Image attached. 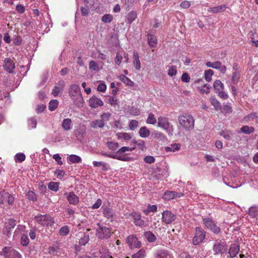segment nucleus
Listing matches in <instances>:
<instances>
[{"mask_svg": "<svg viewBox=\"0 0 258 258\" xmlns=\"http://www.w3.org/2000/svg\"><path fill=\"white\" fill-rule=\"evenodd\" d=\"M69 94L76 106L79 107L83 105L84 99L78 85L75 84L71 85L69 89Z\"/></svg>", "mask_w": 258, "mask_h": 258, "instance_id": "nucleus-1", "label": "nucleus"}, {"mask_svg": "<svg viewBox=\"0 0 258 258\" xmlns=\"http://www.w3.org/2000/svg\"><path fill=\"white\" fill-rule=\"evenodd\" d=\"M179 124L185 130L190 131L194 127L195 120L192 115L185 113L178 117Z\"/></svg>", "mask_w": 258, "mask_h": 258, "instance_id": "nucleus-2", "label": "nucleus"}, {"mask_svg": "<svg viewBox=\"0 0 258 258\" xmlns=\"http://www.w3.org/2000/svg\"><path fill=\"white\" fill-rule=\"evenodd\" d=\"M99 227L96 230V235L100 239H108L111 235V231L109 228L103 226L100 223H97Z\"/></svg>", "mask_w": 258, "mask_h": 258, "instance_id": "nucleus-3", "label": "nucleus"}, {"mask_svg": "<svg viewBox=\"0 0 258 258\" xmlns=\"http://www.w3.org/2000/svg\"><path fill=\"white\" fill-rule=\"evenodd\" d=\"M206 232L201 227H198L196 228V234L193 238L192 242L194 245H198L202 243L205 238Z\"/></svg>", "mask_w": 258, "mask_h": 258, "instance_id": "nucleus-4", "label": "nucleus"}, {"mask_svg": "<svg viewBox=\"0 0 258 258\" xmlns=\"http://www.w3.org/2000/svg\"><path fill=\"white\" fill-rule=\"evenodd\" d=\"M35 219L38 223L43 226H51L54 223L53 219L47 215L36 216Z\"/></svg>", "mask_w": 258, "mask_h": 258, "instance_id": "nucleus-5", "label": "nucleus"}, {"mask_svg": "<svg viewBox=\"0 0 258 258\" xmlns=\"http://www.w3.org/2000/svg\"><path fill=\"white\" fill-rule=\"evenodd\" d=\"M2 252L5 255V258H22V255L11 247H4Z\"/></svg>", "mask_w": 258, "mask_h": 258, "instance_id": "nucleus-6", "label": "nucleus"}, {"mask_svg": "<svg viewBox=\"0 0 258 258\" xmlns=\"http://www.w3.org/2000/svg\"><path fill=\"white\" fill-rule=\"evenodd\" d=\"M203 224L207 228L212 231L215 234H218L220 232V228L212 219L209 218L203 219Z\"/></svg>", "mask_w": 258, "mask_h": 258, "instance_id": "nucleus-7", "label": "nucleus"}, {"mask_svg": "<svg viewBox=\"0 0 258 258\" xmlns=\"http://www.w3.org/2000/svg\"><path fill=\"white\" fill-rule=\"evenodd\" d=\"M126 242L131 249L139 248L141 247V242L135 235H129L126 239Z\"/></svg>", "mask_w": 258, "mask_h": 258, "instance_id": "nucleus-8", "label": "nucleus"}, {"mask_svg": "<svg viewBox=\"0 0 258 258\" xmlns=\"http://www.w3.org/2000/svg\"><path fill=\"white\" fill-rule=\"evenodd\" d=\"M227 249L226 243L221 241H217L213 246L214 254L224 253L227 251Z\"/></svg>", "mask_w": 258, "mask_h": 258, "instance_id": "nucleus-9", "label": "nucleus"}, {"mask_svg": "<svg viewBox=\"0 0 258 258\" xmlns=\"http://www.w3.org/2000/svg\"><path fill=\"white\" fill-rule=\"evenodd\" d=\"M176 218V216L169 211H164L162 213V220L166 224H171Z\"/></svg>", "mask_w": 258, "mask_h": 258, "instance_id": "nucleus-10", "label": "nucleus"}, {"mask_svg": "<svg viewBox=\"0 0 258 258\" xmlns=\"http://www.w3.org/2000/svg\"><path fill=\"white\" fill-rule=\"evenodd\" d=\"M88 103L90 107L92 108H96L98 107L102 106L104 104L102 100L94 95L90 98Z\"/></svg>", "mask_w": 258, "mask_h": 258, "instance_id": "nucleus-11", "label": "nucleus"}, {"mask_svg": "<svg viewBox=\"0 0 258 258\" xmlns=\"http://www.w3.org/2000/svg\"><path fill=\"white\" fill-rule=\"evenodd\" d=\"M207 67L212 68L215 69H220L222 73L226 72V68L225 66H222L220 61H217L215 62L208 61L206 63Z\"/></svg>", "mask_w": 258, "mask_h": 258, "instance_id": "nucleus-12", "label": "nucleus"}, {"mask_svg": "<svg viewBox=\"0 0 258 258\" xmlns=\"http://www.w3.org/2000/svg\"><path fill=\"white\" fill-rule=\"evenodd\" d=\"M64 195L71 205H77L79 203V198L74 192H66Z\"/></svg>", "mask_w": 258, "mask_h": 258, "instance_id": "nucleus-13", "label": "nucleus"}, {"mask_svg": "<svg viewBox=\"0 0 258 258\" xmlns=\"http://www.w3.org/2000/svg\"><path fill=\"white\" fill-rule=\"evenodd\" d=\"M3 67L4 70L8 72L9 73H12L15 68V65L14 61L10 58H6L5 59Z\"/></svg>", "mask_w": 258, "mask_h": 258, "instance_id": "nucleus-14", "label": "nucleus"}, {"mask_svg": "<svg viewBox=\"0 0 258 258\" xmlns=\"http://www.w3.org/2000/svg\"><path fill=\"white\" fill-rule=\"evenodd\" d=\"M170 123L168 119L166 117L160 116L158 118V126L162 128L165 131H168Z\"/></svg>", "mask_w": 258, "mask_h": 258, "instance_id": "nucleus-15", "label": "nucleus"}, {"mask_svg": "<svg viewBox=\"0 0 258 258\" xmlns=\"http://www.w3.org/2000/svg\"><path fill=\"white\" fill-rule=\"evenodd\" d=\"M74 133L77 140L82 142L85 139L86 129L83 127L78 128L74 131Z\"/></svg>", "mask_w": 258, "mask_h": 258, "instance_id": "nucleus-16", "label": "nucleus"}, {"mask_svg": "<svg viewBox=\"0 0 258 258\" xmlns=\"http://www.w3.org/2000/svg\"><path fill=\"white\" fill-rule=\"evenodd\" d=\"M73 125V121L70 118H65L62 121L61 126L65 131H70L72 128Z\"/></svg>", "mask_w": 258, "mask_h": 258, "instance_id": "nucleus-17", "label": "nucleus"}, {"mask_svg": "<svg viewBox=\"0 0 258 258\" xmlns=\"http://www.w3.org/2000/svg\"><path fill=\"white\" fill-rule=\"evenodd\" d=\"M155 256L156 258H174L167 250L163 249L157 251Z\"/></svg>", "mask_w": 258, "mask_h": 258, "instance_id": "nucleus-18", "label": "nucleus"}, {"mask_svg": "<svg viewBox=\"0 0 258 258\" xmlns=\"http://www.w3.org/2000/svg\"><path fill=\"white\" fill-rule=\"evenodd\" d=\"M101 154L102 155L106 156V157H108L109 158H111L113 159H117V160L123 161H129V159H130L128 157H124L122 156H119L118 155H115V154H109L105 152H101Z\"/></svg>", "mask_w": 258, "mask_h": 258, "instance_id": "nucleus-19", "label": "nucleus"}, {"mask_svg": "<svg viewBox=\"0 0 258 258\" xmlns=\"http://www.w3.org/2000/svg\"><path fill=\"white\" fill-rule=\"evenodd\" d=\"M227 8V6L225 4L222 5L218 7L210 8L208 11L210 13H217L224 12Z\"/></svg>", "mask_w": 258, "mask_h": 258, "instance_id": "nucleus-20", "label": "nucleus"}, {"mask_svg": "<svg viewBox=\"0 0 258 258\" xmlns=\"http://www.w3.org/2000/svg\"><path fill=\"white\" fill-rule=\"evenodd\" d=\"M239 251V246L236 244H232L229 250V253L231 257L233 258L236 256Z\"/></svg>", "mask_w": 258, "mask_h": 258, "instance_id": "nucleus-21", "label": "nucleus"}, {"mask_svg": "<svg viewBox=\"0 0 258 258\" xmlns=\"http://www.w3.org/2000/svg\"><path fill=\"white\" fill-rule=\"evenodd\" d=\"M105 123L100 119H95L92 121L90 126L93 128H102L105 126Z\"/></svg>", "mask_w": 258, "mask_h": 258, "instance_id": "nucleus-22", "label": "nucleus"}, {"mask_svg": "<svg viewBox=\"0 0 258 258\" xmlns=\"http://www.w3.org/2000/svg\"><path fill=\"white\" fill-rule=\"evenodd\" d=\"M133 64L136 70H139L141 68V63L139 55L137 51L133 52Z\"/></svg>", "mask_w": 258, "mask_h": 258, "instance_id": "nucleus-23", "label": "nucleus"}, {"mask_svg": "<svg viewBox=\"0 0 258 258\" xmlns=\"http://www.w3.org/2000/svg\"><path fill=\"white\" fill-rule=\"evenodd\" d=\"M152 136L153 139H157L161 141H166L167 140L166 137L163 133L158 131H154L152 133Z\"/></svg>", "mask_w": 258, "mask_h": 258, "instance_id": "nucleus-24", "label": "nucleus"}, {"mask_svg": "<svg viewBox=\"0 0 258 258\" xmlns=\"http://www.w3.org/2000/svg\"><path fill=\"white\" fill-rule=\"evenodd\" d=\"M64 83L63 81H61L59 83V86H55L52 91V94L54 96H57L59 93L63 90L64 88Z\"/></svg>", "mask_w": 258, "mask_h": 258, "instance_id": "nucleus-25", "label": "nucleus"}, {"mask_svg": "<svg viewBox=\"0 0 258 258\" xmlns=\"http://www.w3.org/2000/svg\"><path fill=\"white\" fill-rule=\"evenodd\" d=\"M116 136L118 140L123 139L125 141L130 140L132 138V134L127 133H117L116 134Z\"/></svg>", "mask_w": 258, "mask_h": 258, "instance_id": "nucleus-26", "label": "nucleus"}, {"mask_svg": "<svg viewBox=\"0 0 258 258\" xmlns=\"http://www.w3.org/2000/svg\"><path fill=\"white\" fill-rule=\"evenodd\" d=\"M148 43L151 47H154L157 43V39L156 37L152 34H148Z\"/></svg>", "mask_w": 258, "mask_h": 258, "instance_id": "nucleus-27", "label": "nucleus"}, {"mask_svg": "<svg viewBox=\"0 0 258 258\" xmlns=\"http://www.w3.org/2000/svg\"><path fill=\"white\" fill-rule=\"evenodd\" d=\"M68 160L69 163H78L82 162L81 158L76 155H71L68 157Z\"/></svg>", "mask_w": 258, "mask_h": 258, "instance_id": "nucleus-28", "label": "nucleus"}, {"mask_svg": "<svg viewBox=\"0 0 258 258\" xmlns=\"http://www.w3.org/2000/svg\"><path fill=\"white\" fill-rule=\"evenodd\" d=\"M180 145L179 144H172L170 146L165 147V150L166 152H175L178 151L180 148Z\"/></svg>", "mask_w": 258, "mask_h": 258, "instance_id": "nucleus-29", "label": "nucleus"}, {"mask_svg": "<svg viewBox=\"0 0 258 258\" xmlns=\"http://www.w3.org/2000/svg\"><path fill=\"white\" fill-rule=\"evenodd\" d=\"M139 135L142 138H147L150 134V130L146 126H142L139 132Z\"/></svg>", "mask_w": 258, "mask_h": 258, "instance_id": "nucleus-30", "label": "nucleus"}, {"mask_svg": "<svg viewBox=\"0 0 258 258\" xmlns=\"http://www.w3.org/2000/svg\"><path fill=\"white\" fill-rule=\"evenodd\" d=\"M103 215L106 218L109 219L110 221H112L113 212L111 209L109 208H104L103 210Z\"/></svg>", "mask_w": 258, "mask_h": 258, "instance_id": "nucleus-31", "label": "nucleus"}, {"mask_svg": "<svg viewBox=\"0 0 258 258\" xmlns=\"http://www.w3.org/2000/svg\"><path fill=\"white\" fill-rule=\"evenodd\" d=\"M211 104L214 107L216 110L221 109V103L214 97H211L210 99Z\"/></svg>", "mask_w": 258, "mask_h": 258, "instance_id": "nucleus-32", "label": "nucleus"}, {"mask_svg": "<svg viewBox=\"0 0 258 258\" xmlns=\"http://www.w3.org/2000/svg\"><path fill=\"white\" fill-rule=\"evenodd\" d=\"M118 78L120 81L123 82L127 86H132L134 84L133 81H131L130 79L126 77L125 75H121L118 77Z\"/></svg>", "mask_w": 258, "mask_h": 258, "instance_id": "nucleus-33", "label": "nucleus"}, {"mask_svg": "<svg viewBox=\"0 0 258 258\" xmlns=\"http://www.w3.org/2000/svg\"><path fill=\"white\" fill-rule=\"evenodd\" d=\"M144 236L149 242H154L156 239V236L151 231L145 232L144 233Z\"/></svg>", "mask_w": 258, "mask_h": 258, "instance_id": "nucleus-34", "label": "nucleus"}, {"mask_svg": "<svg viewBox=\"0 0 258 258\" xmlns=\"http://www.w3.org/2000/svg\"><path fill=\"white\" fill-rule=\"evenodd\" d=\"M249 214L253 218L257 217L258 216V206H253L251 207L249 209Z\"/></svg>", "mask_w": 258, "mask_h": 258, "instance_id": "nucleus-35", "label": "nucleus"}, {"mask_svg": "<svg viewBox=\"0 0 258 258\" xmlns=\"http://www.w3.org/2000/svg\"><path fill=\"white\" fill-rule=\"evenodd\" d=\"M135 149V147L130 148L128 147H122L116 151L115 155L121 156L120 154H123L127 151H132L134 150Z\"/></svg>", "mask_w": 258, "mask_h": 258, "instance_id": "nucleus-36", "label": "nucleus"}, {"mask_svg": "<svg viewBox=\"0 0 258 258\" xmlns=\"http://www.w3.org/2000/svg\"><path fill=\"white\" fill-rule=\"evenodd\" d=\"M240 131L245 134H250L254 132V129L252 126L244 125L240 128Z\"/></svg>", "mask_w": 258, "mask_h": 258, "instance_id": "nucleus-37", "label": "nucleus"}, {"mask_svg": "<svg viewBox=\"0 0 258 258\" xmlns=\"http://www.w3.org/2000/svg\"><path fill=\"white\" fill-rule=\"evenodd\" d=\"M157 207L156 205H148L147 208L143 211V213L146 215H148L150 212H156Z\"/></svg>", "mask_w": 258, "mask_h": 258, "instance_id": "nucleus-38", "label": "nucleus"}, {"mask_svg": "<svg viewBox=\"0 0 258 258\" xmlns=\"http://www.w3.org/2000/svg\"><path fill=\"white\" fill-rule=\"evenodd\" d=\"M213 87L214 89L217 92H219L221 90H222L224 86L220 80H216L214 83Z\"/></svg>", "mask_w": 258, "mask_h": 258, "instance_id": "nucleus-39", "label": "nucleus"}, {"mask_svg": "<svg viewBox=\"0 0 258 258\" xmlns=\"http://www.w3.org/2000/svg\"><path fill=\"white\" fill-rule=\"evenodd\" d=\"M220 135L227 140H230L232 134L230 131L223 130L220 133Z\"/></svg>", "mask_w": 258, "mask_h": 258, "instance_id": "nucleus-40", "label": "nucleus"}, {"mask_svg": "<svg viewBox=\"0 0 258 258\" xmlns=\"http://www.w3.org/2000/svg\"><path fill=\"white\" fill-rule=\"evenodd\" d=\"M174 194V191H167L163 195V199L167 201L171 200L175 198Z\"/></svg>", "mask_w": 258, "mask_h": 258, "instance_id": "nucleus-41", "label": "nucleus"}, {"mask_svg": "<svg viewBox=\"0 0 258 258\" xmlns=\"http://www.w3.org/2000/svg\"><path fill=\"white\" fill-rule=\"evenodd\" d=\"M106 144L109 150L114 151L119 147V144L117 142H108Z\"/></svg>", "mask_w": 258, "mask_h": 258, "instance_id": "nucleus-42", "label": "nucleus"}, {"mask_svg": "<svg viewBox=\"0 0 258 258\" xmlns=\"http://www.w3.org/2000/svg\"><path fill=\"white\" fill-rule=\"evenodd\" d=\"M26 159V156L23 153H17L15 156V160L16 162L21 163L24 161Z\"/></svg>", "mask_w": 258, "mask_h": 258, "instance_id": "nucleus-43", "label": "nucleus"}, {"mask_svg": "<svg viewBox=\"0 0 258 258\" xmlns=\"http://www.w3.org/2000/svg\"><path fill=\"white\" fill-rule=\"evenodd\" d=\"M58 102L57 100L54 99L49 102L48 108L50 111L54 110L57 107Z\"/></svg>", "mask_w": 258, "mask_h": 258, "instance_id": "nucleus-44", "label": "nucleus"}, {"mask_svg": "<svg viewBox=\"0 0 258 258\" xmlns=\"http://www.w3.org/2000/svg\"><path fill=\"white\" fill-rule=\"evenodd\" d=\"M16 225V221L14 219H9L6 222V227L8 229L14 228Z\"/></svg>", "mask_w": 258, "mask_h": 258, "instance_id": "nucleus-45", "label": "nucleus"}, {"mask_svg": "<svg viewBox=\"0 0 258 258\" xmlns=\"http://www.w3.org/2000/svg\"><path fill=\"white\" fill-rule=\"evenodd\" d=\"M146 255V252L144 249H141L138 252L134 254L132 258H144Z\"/></svg>", "mask_w": 258, "mask_h": 258, "instance_id": "nucleus-46", "label": "nucleus"}, {"mask_svg": "<svg viewBox=\"0 0 258 258\" xmlns=\"http://www.w3.org/2000/svg\"><path fill=\"white\" fill-rule=\"evenodd\" d=\"M113 20V16L110 14H105L101 18V21L105 23H109Z\"/></svg>", "mask_w": 258, "mask_h": 258, "instance_id": "nucleus-47", "label": "nucleus"}, {"mask_svg": "<svg viewBox=\"0 0 258 258\" xmlns=\"http://www.w3.org/2000/svg\"><path fill=\"white\" fill-rule=\"evenodd\" d=\"M214 72L212 70H208L205 72V79L207 82H210L212 80V77Z\"/></svg>", "mask_w": 258, "mask_h": 258, "instance_id": "nucleus-48", "label": "nucleus"}, {"mask_svg": "<svg viewBox=\"0 0 258 258\" xmlns=\"http://www.w3.org/2000/svg\"><path fill=\"white\" fill-rule=\"evenodd\" d=\"M156 122L157 119L155 117L154 115L152 113H149L147 119V123L149 124H155L156 123Z\"/></svg>", "mask_w": 258, "mask_h": 258, "instance_id": "nucleus-49", "label": "nucleus"}, {"mask_svg": "<svg viewBox=\"0 0 258 258\" xmlns=\"http://www.w3.org/2000/svg\"><path fill=\"white\" fill-rule=\"evenodd\" d=\"M89 236L84 234L79 240V244L81 245H85L89 242Z\"/></svg>", "mask_w": 258, "mask_h": 258, "instance_id": "nucleus-50", "label": "nucleus"}, {"mask_svg": "<svg viewBox=\"0 0 258 258\" xmlns=\"http://www.w3.org/2000/svg\"><path fill=\"white\" fill-rule=\"evenodd\" d=\"M48 186L49 189L56 191L58 190L59 184L57 182H50L49 183Z\"/></svg>", "mask_w": 258, "mask_h": 258, "instance_id": "nucleus-51", "label": "nucleus"}, {"mask_svg": "<svg viewBox=\"0 0 258 258\" xmlns=\"http://www.w3.org/2000/svg\"><path fill=\"white\" fill-rule=\"evenodd\" d=\"M27 198L29 200L32 201H35L36 200V195L34 192L31 190H29L26 194Z\"/></svg>", "mask_w": 258, "mask_h": 258, "instance_id": "nucleus-52", "label": "nucleus"}, {"mask_svg": "<svg viewBox=\"0 0 258 258\" xmlns=\"http://www.w3.org/2000/svg\"><path fill=\"white\" fill-rule=\"evenodd\" d=\"M111 115V114L109 112H103L100 116V119L105 123L109 120Z\"/></svg>", "mask_w": 258, "mask_h": 258, "instance_id": "nucleus-53", "label": "nucleus"}, {"mask_svg": "<svg viewBox=\"0 0 258 258\" xmlns=\"http://www.w3.org/2000/svg\"><path fill=\"white\" fill-rule=\"evenodd\" d=\"M177 74L176 67L171 66L169 67L168 71V75L170 77H173Z\"/></svg>", "mask_w": 258, "mask_h": 258, "instance_id": "nucleus-54", "label": "nucleus"}, {"mask_svg": "<svg viewBox=\"0 0 258 258\" xmlns=\"http://www.w3.org/2000/svg\"><path fill=\"white\" fill-rule=\"evenodd\" d=\"M139 122L136 120H132L130 121L128 127L130 130L134 131L138 126Z\"/></svg>", "mask_w": 258, "mask_h": 258, "instance_id": "nucleus-55", "label": "nucleus"}, {"mask_svg": "<svg viewBox=\"0 0 258 258\" xmlns=\"http://www.w3.org/2000/svg\"><path fill=\"white\" fill-rule=\"evenodd\" d=\"M137 13L135 11L131 12L128 15V20L130 23H132L137 18Z\"/></svg>", "mask_w": 258, "mask_h": 258, "instance_id": "nucleus-56", "label": "nucleus"}, {"mask_svg": "<svg viewBox=\"0 0 258 258\" xmlns=\"http://www.w3.org/2000/svg\"><path fill=\"white\" fill-rule=\"evenodd\" d=\"M8 192L5 191L0 192V204H4L7 201Z\"/></svg>", "mask_w": 258, "mask_h": 258, "instance_id": "nucleus-57", "label": "nucleus"}, {"mask_svg": "<svg viewBox=\"0 0 258 258\" xmlns=\"http://www.w3.org/2000/svg\"><path fill=\"white\" fill-rule=\"evenodd\" d=\"M85 6L89 10L94 7L95 0H84Z\"/></svg>", "mask_w": 258, "mask_h": 258, "instance_id": "nucleus-58", "label": "nucleus"}, {"mask_svg": "<svg viewBox=\"0 0 258 258\" xmlns=\"http://www.w3.org/2000/svg\"><path fill=\"white\" fill-rule=\"evenodd\" d=\"M93 164L94 166H95V167L102 166V169L103 170L105 171L107 169V164L104 162L94 161L93 162Z\"/></svg>", "mask_w": 258, "mask_h": 258, "instance_id": "nucleus-59", "label": "nucleus"}, {"mask_svg": "<svg viewBox=\"0 0 258 258\" xmlns=\"http://www.w3.org/2000/svg\"><path fill=\"white\" fill-rule=\"evenodd\" d=\"M210 85L206 84L204 86L199 89L200 92L202 94H208L210 92Z\"/></svg>", "mask_w": 258, "mask_h": 258, "instance_id": "nucleus-60", "label": "nucleus"}, {"mask_svg": "<svg viewBox=\"0 0 258 258\" xmlns=\"http://www.w3.org/2000/svg\"><path fill=\"white\" fill-rule=\"evenodd\" d=\"M28 126L30 128H35L36 127L37 121L36 119L32 117L28 120Z\"/></svg>", "mask_w": 258, "mask_h": 258, "instance_id": "nucleus-61", "label": "nucleus"}, {"mask_svg": "<svg viewBox=\"0 0 258 258\" xmlns=\"http://www.w3.org/2000/svg\"><path fill=\"white\" fill-rule=\"evenodd\" d=\"M29 239L28 238V236L25 234H23L21 236V243L23 246H27L29 244Z\"/></svg>", "mask_w": 258, "mask_h": 258, "instance_id": "nucleus-62", "label": "nucleus"}, {"mask_svg": "<svg viewBox=\"0 0 258 258\" xmlns=\"http://www.w3.org/2000/svg\"><path fill=\"white\" fill-rule=\"evenodd\" d=\"M69 229L67 226L62 227L59 230V234L61 236H66L69 233Z\"/></svg>", "mask_w": 258, "mask_h": 258, "instance_id": "nucleus-63", "label": "nucleus"}, {"mask_svg": "<svg viewBox=\"0 0 258 258\" xmlns=\"http://www.w3.org/2000/svg\"><path fill=\"white\" fill-rule=\"evenodd\" d=\"M52 158L57 162L59 165H61L63 164L61 161V157L59 154H55L52 156Z\"/></svg>", "mask_w": 258, "mask_h": 258, "instance_id": "nucleus-64", "label": "nucleus"}]
</instances>
